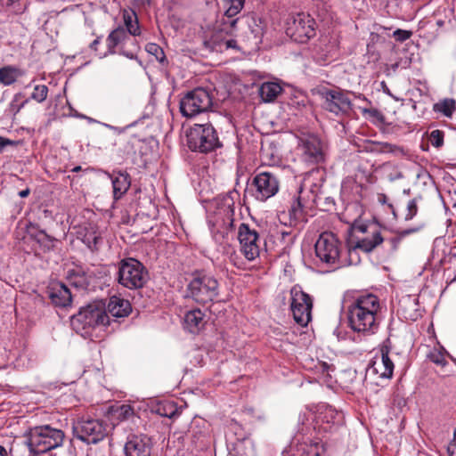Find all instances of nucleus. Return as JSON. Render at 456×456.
Here are the masks:
<instances>
[{
    "label": "nucleus",
    "mask_w": 456,
    "mask_h": 456,
    "mask_svg": "<svg viewBox=\"0 0 456 456\" xmlns=\"http://www.w3.org/2000/svg\"><path fill=\"white\" fill-rule=\"evenodd\" d=\"M384 319L383 306L379 298L372 294H363L354 298L347 306L349 327L364 336L378 332Z\"/></svg>",
    "instance_id": "nucleus-1"
},
{
    "label": "nucleus",
    "mask_w": 456,
    "mask_h": 456,
    "mask_svg": "<svg viewBox=\"0 0 456 456\" xmlns=\"http://www.w3.org/2000/svg\"><path fill=\"white\" fill-rule=\"evenodd\" d=\"M24 437L29 452L36 456L62 446L65 433L49 424H44L29 428Z\"/></svg>",
    "instance_id": "nucleus-2"
},
{
    "label": "nucleus",
    "mask_w": 456,
    "mask_h": 456,
    "mask_svg": "<svg viewBox=\"0 0 456 456\" xmlns=\"http://www.w3.org/2000/svg\"><path fill=\"white\" fill-rule=\"evenodd\" d=\"M220 283L211 273L203 270H195L186 285L184 297L191 299L200 305H206L218 300Z\"/></svg>",
    "instance_id": "nucleus-3"
},
{
    "label": "nucleus",
    "mask_w": 456,
    "mask_h": 456,
    "mask_svg": "<svg viewBox=\"0 0 456 456\" xmlns=\"http://www.w3.org/2000/svg\"><path fill=\"white\" fill-rule=\"evenodd\" d=\"M238 20L217 19L211 36L204 41V47L209 52L224 53L227 50L240 51L233 38L237 29Z\"/></svg>",
    "instance_id": "nucleus-4"
},
{
    "label": "nucleus",
    "mask_w": 456,
    "mask_h": 456,
    "mask_svg": "<svg viewBox=\"0 0 456 456\" xmlns=\"http://www.w3.org/2000/svg\"><path fill=\"white\" fill-rule=\"evenodd\" d=\"M149 280L146 267L134 257L121 259L118 263L116 281L129 289H139L144 287Z\"/></svg>",
    "instance_id": "nucleus-5"
},
{
    "label": "nucleus",
    "mask_w": 456,
    "mask_h": 456,
    "mask_svg": "<svg viewBox=\"0 0 456 456\" xmlns=\"http://www.w3.org/2000/svg\"><path fill=\"white\" fill-rule=\"evenodd\" d=\"M352 229L362 233H368V235L358 240L354 247L348 248L349 265L360 263V257L357 252L358 249L365 253H370L384 241V238L379 230L374 224H367L359 220H354L352 224Z\"/></svg>",
    "instance_id": "nucleus-6"
},
{
    "label": "nucleus",
    "mask_w": 456,
    "mask_h": 456,
    "mask_svg": "<svg viewBox=\"0 0 456 456\" xmlns=\"http://www.w3.org/2000/svg\"><path fill=\"white\" fill-rule=\"evenodd\" d=\"M213 92L205 87H196L187 92L180 100V111L183 117L193 118L212 110Z\"/></svg>",
    "instance_id": "nucleus-7"
},
{
    "label": "nucleus",
    "mask_w": 456,
    "mask_h": 456,
    "mask_svg": "<svg viewBox=\"0 0 456 456\" xmlns=\"http://www.w3.org/2000/svg\"><path fill=\"white\" fill-rule=\"evenodd\" d=\"M187 145L192 151L208 153L222 147L217 133L209 124H195L187 132Z\"/></svg>",
    "instance_id": "nucleus-8"
},
{
    "label": "nucleus",
    "mask_w": 456,
    "mask_h": 456,
    "mask_svg": "<svg viewBox=\"0 0 456 456\" xmlns=\"http://www.w3.org/2000/svg\"><path fill=\"white\" fill-rule=\"evenodd\" d=\"M110 322V317L106 313L105 304L102 302H94L72 316L71 324L75 329L83 330L87 328H96L98 326H105Z\"/></svg>",
    "instance_id": "nucleus-9"
},
{
    "label": "nucleus",
    "mask_w": 456,
    "mask_h": 456,
    "mask_svg": "<svg viewBox=\"0 0 456 456\" xmlns=\"http://www.w3.org/2000/svg\"><path fill=\"white\" fill-rule=\"evenodd\" d=\"M285 30L292 40L304 44L315 36V20L304 12L290 14L286 20Z\"/></svg>",
    "instance_id": "nucleus-10"
},
{
    "label": "nucleus",
    "mask_w": 456,
    "mask_h": 456,
    "mask_svg": "<svg viewBox=\"0 0 456 456\" xmlns=\"http://www.w3.org/2000/svg\"><path fill=\"white\" fill-rule=\"evenodd\" d=\"M322 99V108L337 117L349 115L353 110V103L348 97V93L340 89H329L322 87L318 89Z\"/></svg>",
    "instance_id": "nucleus-11"
},
{
    "label": "nucleus",
    "mask_w": 456,
    "mask_h": 456,
    "mask_svg": "<svg viewBox=\"0 0 456 456\" xmlns=\"http://www.w3.org/2000/svg\"><path fill=\"white\" fill-rule=\"evenodd\" d=\"M73 432L77 439L90 444L102 441L108 434V426L103 420L81 418L73 425Z\"/></svg>",
    "instance_id": "nucleus-12"
},
{
    "label": "nucleus",
    "mask_w": 456,
    "mask_h": 456,
    "mask_svg": "<svg viewBox=\"0 0 456 456\" xmlns=\"http://www.w3.org/2000/svg\"><path fill=\"white\" fill-rule=\"evenodd\" d=\"M280 188V180L273 172L256 174L248 187L249 193L258 201L264 202L273 197Z\"/></svg>",
    "instance_id": "nucleus-13"
},
{
    "label": "nucleus",
    "mask_w": 456,
    "mask_h": 456,
    "mask_svg": "<svg viewBox=\"0 0 456 456\" xmlns=\"http://www.w3.org/2000/svg\"><path fill=\"white\" fill-rule=\"evenodd\" d=\"M341 243L332 232H322L315 242V254L321 261L329 265H343L345 263L340 259Z\"/></svg>",
    "instance_id": "nucleus-14"
},
{
    "label": "nucleus",
    "mask_w": 456,
    "mask_h": 456,
    "mask_svg": "<svg viewBox=\"0 0 456 456\" xmlns=\"http://www.w3.org/2000/svg\"><path fill=\"white\" fill-rule=\"evenodd\" d=\"M290 294V309L294 320L297 324L306 326L312 318L313 300L299 287H293Z\"/></svg>",
    "instance_id": "nucleus-15"
},
{
    "label": "nucleus",
    "mask_w": 456,
    "mask_h": 456,
    "mask_svg": "<svg viewBox=\"0 0 456 456\" xmlns=\"http://www.w3.org/2000/svg\"><path fill=\"white\" fill-rule=\"evenodd\" d=\"M238 240L240 252L248 261H253L259 256L261 239L256 228L241 223L238 229Z\"/></svg>",
    "instance_id": "nucleus-16"
},
{
    "label": "nucleus",
    "mask_w": 456,
    "mask_h": 456,
    "mask_svg": "<svg viewBox=\"0 0 456 456\" xmlns=\"http://www.w3.org/2000/svg\"><path fill=\"white\" fill-rule=\"evenodd\" d=\"M233 209L230 207L220 209L209 219L208 224L213 239L222 244L233 227Z\"/></svg>",
    "instance_id": "nucleus-17"
},
{
    "label": "nucleus",
    "mask_w": 456,
    "mask_h": 456,
    "mask_svg": "<svg viewBox=\"0 0 456 456\" xmlns=\"http://www.w3.org/2000/svg\"><path fill=\"white\" fill-rule=\"evenodd\" d=\"M152 445L147 435H130L124 446L125 456H151Z\"/></svg>",
    "instance_id": "nucleus-18"
},
{
    "label": "nucleus",
    "mask_w": 456,
    "mask_h": 456,
    "mask_svg": "<svg viewBox=\"0 0 456 456\" xmlns=\"http://www.w3.org/2000/svg\"><path fill=\"white\" fill-rule=\"evenodd\" d=\"M303 158L313 164H320L325 160L324 144L320 138L314 135L308 136L302 141Z\"/></svg>",
    "instance_id": "nucleus-19"
},
{
    "label": "nucleus",
    "mask_w": 456,
    "mask_h": 456,
    "mask_svg": "<svg viewBox=\"0 0 456 456\" xmlns=\"http://www.w3.org/2000/svg\"><path fill=\"white\" fill-rule=\"evenodd\" d=\"M95 278V273L90 269L77 266L67 272L69 285L81 289H86Z\"/></svg>",
    "instance_id": "nucleus-20"
},
{
    "label": "nucleus",
    "mask_w": 456,
    "mask_h": 456,
    "mask_svg": "<svg viewBox=\"0 0 456 456\" xmlns=\"http://www.w3.org/2000/svg\"><path fill=\"white\" fill-rule=\"evenodd\" d=\"M381 355L376 358L368 370L379 375L382 379H391L394 371V362L389 357V349L387 346H383L380 350Z\"/></svg>",
    "instance_id": "nucleus-21"
},
{
    "label": "nucleus",
    "mask_w": 456,
    "mask_h": 456,
    "mask_svg": "<svg viewBox=\"0 0 456 456\" xmlns=\"http://www.w3.org/2000/svg\"><path fill=\"white\" fill-rule=\"evenodd\" d=\"M48 294L52 303L56 306L66 307L71 304V292L63 283H56L51 286Z\"/></svg>",
    "instance_id": "nucleus-22"
},
{
    "label": "nucleus",
    "mask_w": 456,
    "mask_h": 456,
    "mask_svg": "<svg viewBox=\"0 0 456 456\" xmlns=\"http://www.w3.org/2000/svg\"><path fill=\"white\" fill-rule=\"evenodd\" d=\"M113 186V197L115 200H119L129 189L131 185L130 176L126 172H113L109 175Z\"/></svg>",
    "instance_id": "nucleus-23"
},
{
    "label": "nucleus",
    "mask_w": 456,
    "mask_h": 456,
    "mask_svg": "<svg viewBox=\"0 0 456 456\" xmlns=\"http://www.w3.org/2000/svg\"><path fill=\"white\" fill-rule=\"evenodd\" d=\"M107 308L108 312L113 317L117 318L126 317L132 311L130 302L118 297H112L110 298Z\"/></svg>",
    "instance_id": "nucleus-24"
},
{
    "label": "nucleus",
    "mask_w": 456,
    "mask_h": 456,
    "mask_svg": "<svg viewBox=\"0 0 456 456\" xmlns=\"http://www.w3.org/2000/svg\"><path fill=\"white\" fill-rule=\"evenodd\" d=\"M205 314L200 309L188 311L184 316V326L191 333L199 332L205 324Z\"/></svg>",
    "instance_id": "nucleus-25"
},
{
    "label": "nucleus",
    "mask_w": 456,
    "mask_h": 456,
    "mask_svg": "<svg viewBox=\"0 0 456 456\" xmlns=\"http://www.w3.org/2000/svg\"><path fill=\"white\" fill-rule=\"evenodd\" d=\"M282 92L280 84L276 82H265L259 87V95L265 102H273Z\"/></svg>",
    "instance_id": "nucleus-26"
},
{
    "label": "nucleus",
    "mask_w": 456,
    "mask_h": 456,
    "mask_svg": "<svg viewBox=\"0 0 456 456\" xmlns=\"http://www.w3.org/2000/svg\"><path fill=\"white\" fill-rule=\"evenodd\" d=\"M318 419L322 423L338 425L342 422L343 415L331 406H325L319 411Z\"/></svg>",
    "instance_id": "nucleus-27"
},
{
    "label": "nucleus",
    "mask_w": 456,
    "mask_h": 456,
    "mask_svg": "<svg viewBox=\"0 0 456 456\" xmlns=\"http://www.w3.org/2000/svg\"><path fill=\"white\" fill-rule=\"evenodd\" d=\"M23 76V72L13 66H5L0 68V83L4 86L12 85L19 77Z\"/></svg>",
    "instance_id": "nucleus-28"
},
{
    "label": "nucleus",
    "mask_w": 456,
    "mask_h": 456,
    "mask_svg": "<svg viewBox=\"0 0 456 456\" xmlns=\"http://www.w3.org/2000/svg\"><path fill=\"white\" fill-rule=\"evenodd\" d=\"M223 4L225 8V12L221 18L237 20L234 17L240 13L244 7L245 0H223Z\"/></svg>",
    "instance_id": "nucleus-29"
},
{
    "label": "nucleus",
    "mask_w": 456,
    "mask_h": 456,
    "mask_svg": "<svg viewBox=\"0 0 456 456\" xmlns=\"http://www.w3.org/2000/svg\"><path fill=\"white\" fill-rule=\"evenodd\" d=\"M127 37L126 30L118 27L112 30L107 37V46L110 53H115V47Z\"/></svg>",
    "instance_id": "nucleus-30"
},
{
    "label": "nucleus",
    "mask_w": 456,
    "mask_h": 456,
    "mask_svg": "<svg viewBox=\"0 0 456 456\" xmlns=\"http://www.w3.org/2000/svg\"><path fill=\"white\" fill-rule=\"evenodd\" d=\"M30 236L39 244L44 252L50 251L54 247L55 239L43 230L30 233Z\"/></svg>",
    "instance_id": "nucleus-31"
},
{
    "label": "nucleus",
    "mask_w": 456,
    "mask_h": 456,
    "mask_svg": "<svg viewBox=\"0 0 456 456\" xmlns=\"http://www.w3.org/2000/svg\"><path fill=\"white\" fill-rule=\"evenodd\" d=\"M123 19L127 32L132 36H139L141 31L136 13L126 11L124 12Z\"/></svg>",
    "instance_id": "nucleus-32"
},
{
    "label": "nucleus",
    "mask_w": 456,
    "mask_h": 456,
    "mask_svg": "<svg viewBox=\"0 0 456 456\" xmlns=\"http://www.w3.org/2000/svg\"><path fill=\"white\" fill-rule=\"evenodd\" d=\"M102 239L100 232H98L94 227H91L84 235L83 242L92 251L97 250L100 244H102Z\"/></svg>",
    "instance_id": "nucleus-33"
},
{
    "label": "nucleus",
    "mask_w": 456,
    "mask_h": 456,
    "mask_svg": "<svg viewBox=\"0 0 456 456\" xmlns=\"http://www.w3.org/2000/svg\"><path fill=\"white\" fill-rule=\"evenodd\" d=\"M371 151H379L383 153H393L395 156L404 155V150L395 144L388 142H377L374 143L370 149Z\"/></svg>",
    "instance_id": "nucleus-34"
},
{
    "label": "nucleus",
    "mask_w": 456,
    "mask_h": 456,
    "mask_svg": "<svg viewBox=\"0 0 456 456\" xmlns=\"http://www.w3.org/2000/svg\"><path fill=\"white\" fill-rule=\"evenodd\" d=\"M456 104L453 99H444L434 105V110L442 112L446 117H451L455 110Z\"/></svg>",
    "instance_id": "nucleus-35"
},
{
    "label": "nucleus",
    "mask_w": 456,
    "mask_h": 456,
    "mask_svg": "<svg viewBox=\"0 0 456 456\" xmlns=\"http://www.w3.org/2000/svg\"><path fill=\"white\" fill-rule=\"evenodd\" d=\"M145 50L149 54L153 55L156 58V60L162 65L167 63L165 53L159 45L155 43H148L145 45Z\"/></svg>",
    "instance_id": "nucleus-36"
},
{
    "label": "nucleus",
    "mask_w": 456,
    "mask_h": 456,
    "mask_svg": "<svg viewBox=\"0 0 456 456\" xmlns=\"http://www.w3.org/2000/svg\"><path fill=\"white\" fill-rule=\"evenodd\" d=\"M290 218L295 221H300L304 218V205L301 199L298 197L293 200L289 210Z\"/></svg>",
    "instance_id": "nucleus-37"
},
{
    "label": "nucleus",
    "mask_w": 456,
    "mask_h": 456,
    "mask_svg": "<svg viewBox=\"0 0 456 456\" xmlns=\"http://www.w3.org/2000/svg\"><path fill=\"white\" fill-rule=\"evenodd\" d=\"M239 456H255V449L250 440H243L239 442L235 447Z\"/></svg>",
    "instance_id": "nucleus-38"
},
{
    "label": "nucleus",
    "mask_w": 456,
    "mask_h": 456,
    "mask_svg": "<svg viewBox=\"0 0 456 456\" xmlns=\"http://www.w3.org/2000/svg\"><path fill=\"white\" fill-rule=\"evenodd\" d=\"M157 412L159 415L167 417L169 419H174L178 415L177 408L173 403H167L165 404L159 405L157 409Z\"/></svg>",
    "instance_id": "nucleus-39"
},
{
    "label": "nucleus",
    "mask_w": 456,
    "mask_h": 456,
    "mask_svg": "<svg viewBox=\"0 0 456 456\" xmlns=\"http://www.w3.org/2000/svg\"><path fill=\"white\" fill-rule=\"evenodd\" d=\"M23 95L21 94H16L10 103L9 110L13 115H16L20 110L28 102V99L22 101Z\"/></svg>",
    "instance_id": "nucleus-40"
},
{
    "label": "nucleus",
    "mask_w": 456,
    "mask_h": 456,
    "mask_svg": "<svg viewBox=\"0 0 456 456\" xmlns=\"http://www.w3.org/2000/svg\"><path fill=\"white\" fill-rule=\"evenodd\" d=\"M47 94L48 87L45 85H38L35 86L31 98L37 102H43L46 99Z\"/></svg>",
    "instance_id": "nucleus-41"
},
{
    "label": "nucleus",
    "mask_w": 456,
    "mask_h": 456,
    "mask_svg": "<svg viewBox=\"0 0 456 456\" xmlns=\"http://www.w3.org/2000/svg\"><path fill=\"white\" fill-rule=\"evenodd\" d=\"M428 357L432 362H434L436 365L445 366L447 364L445 354L440 350L434 349L430 351Z\"/></svg>",
    "instance_id": "nucleus-42"
},
{
    "label": "nucleus",
    "mask_w": 456,
    "mask_h": 456,
    "mask_svg": "<svg viewBox=\"0 0 456 456\" xmlns=\"http://www.w3.org/2000/svg\"><path fill=\"white\" fill-rule=\"evenodd\" d=\"M418 213V199L414 198L408 201L404 219L411 220Z\"/></svg>",
    "instance_id": "nucleus-43"
},
{
    "label": "nucleus",
    "mask_w": 456,
    "mask_h": 456,
    "mask_svg": "<svg viewBox=\"0 0 456 456\" xmlns=\"http://www.w3.org/2000/svg\"><path fill=\"white\" fill-rule=\"evenodd\" d=\"M444 132L436 129L433 130L429 134V141L431 144L436 148H440L444 144Z\"/></svg>",
    "instance_id": "nucleus-44"
},
{
    "label": "nucleus",
    "mask_w": 456,
    "mask_h": 456,
    "mask_svg": "<svg viewBox=\"0 0 456 456\" xmlns=\"http://www.w3.org/2000/svg\"><path fill=\"white\" fill-rule=\"evenodd\" d=\"M118 418L121 420L126 419L134 414V410L130 405L123 404L118 411Z\"/></svg>",
    "instance_id": "nucleus-45"
},
{
    "label": "nucleus",
    "mask_w": 456,
    "mask_h": 456,
    "mask_svg": "<svg viewBox=\"0 0 456 456\" xmlns=\"http://www.w3.org/2000/svg\"><path fill=\"white\" fill-rule=\"evenodd\" d=\"M412 33L409 30H403V29H396L394 32V37L398 42H403L407 39H409L411 37Z\"/></svg>",
    "instance_id": "nucleus-46"
},
{
    "label": "nucleus",
    "mask_w": 456,
    "mask_h": 456,
    "mask_svg": "<svg viewBox=\"0 0 456 456\" xmlns=\"http://www.w3.org/2000/svg\"><path fill=\"white\" fill-rule=\"evenodd\" d=\"M19 144L18 141L10 140L0 136V153L4 152L8 146H16Z\"/></svg>",
    "instance_id": "nucleus-47"
},
{
    "label": "nucleus",
    "mask_w": 456,
    "mask_h": 456,
    "mask_svg": "<svg viewBox=\"0 0 456 456\" xmlns=\"http://www.w3.org/2000/svg\"><path fill=\"white\" fill-rule=\"evenodd\" d=\"M421 228H422V225H419V226H415L412 228H408V229L399 231V232L401 234V237L404 238L410 234L419 232L421 230Z\"/></svg>",
    "instance_id": "nucleus-48"
},
{
    "label": "nucleus",
    "mask_w": 456,
    "mask_h": 456,
    "mask_svg": "<svg viewBox=\"0 0 456 456\" xmlns=\"http://www.w3.org/2000/svg\"><path fill=\"white\" fill-rule=\"evenodd\" d=\"M402 240H403V237H401V234L399 232H397V234L395 237H393L389 240V242H390V245H391V248L393 250L397 249Z\"/></svg>",
    "instance_id": "nucleus-49"
},
{
    "label": "nucleus",
    "mask_w": 456,
    "mask_h": 456,
    "mask_svg": "<svg viewBox=\"0 0 456 456\" xmlns=\"http://www.w3.org/2000/svg\"><path fill=\"white\" fill-rule=\"evenodd\" d=\"M448 453L450 456H456V434L454 438L448 445Z\"/></svg>",
    "instance_id": "nucleus-50"
},
{
    "label": "nucleus",
    "mask_w": 456,
    "mask_h": 456,
    "mask_svg": "<svg viewBox=\"0 0 456 456\" xmlns=\"http://www.w3.org/2000/svg\"><path fill=\"white\" fill-rule=\"evenodd\" d=\"M151 0H134V2L140 6H147L151 4Z\"/></svg>",
    "instance_id": "nucleus-51"
},
{
    "label": "nucleus",
    "mask_w": 456,
    "mask_h": 456,
    "mask_svg": "<svg viewBox=\"0 0 456 456\" xmlns=\"http://www.w3.org/2000/svg\"><path fill=\"white\" fill-rule=\"evenodd\" d=\"M29 193H30V190L28 188H27L25 190L19 191V196L20 198H26L29 195Z\"/></svg>",
    "instance_id": "nucleus-52"
},
{
    "label": "nucleus",
    "mask_w": 456,
    "mask_h": 456,
    "mask_svg": "<svg viewBox=\"0 0 456 456\" xmlns=\"http://www.w3.org/2000/svg\"><path fill=\"white\" fill-rule=\"evenodd\" d=\"M379 201L381 203V204H385L387 202V196L385 194H379Z\"/></svg>",
    "instance_id": "nucleus-53"
},
{
    "label": "nucleus",
    "mask_w": 456,
    "mask_h": 456,
    "mask_svg": "<svg viewBox=\"0 0 456 456\" xmlns=\"http://www.w3.org/2000/svg\"><path fill=\"white\" fill-rule=\"evenodd\" d=\"M364 112H369L370 113L372 116H376L379 114V110H376V109H372V110H363Z\"/></svg>",
    "instance_id": "nucleus-54"
},
{
    "label": "nucleus",
    "mask_w": 456,
    "mask_h": 456,
    "mask_svg": "<svg viewBox=\"0 0 456 456\" xmlns=\"http://www.w3.org/2000/svg\"><path fill=\"white\" fill-rule=\"evenodd\" d=\"M100 43V39L99 38H96L95 40L93 41V43L91 44V48L94 49V50H96V46L97 45Z\"/></svg>",
    "instance_id": "nucleus-55"
},
{
    "label": "nucleus",
    "mask_w": 456,
    "mask_h": 456,
    "mask_svg": "<svg viewBox=\"0 0 456 456\" xmlns=\"http://www.w3.org/2000/svg\"><path fill=\"white\" fill-rule=\"evenodd\" d=\"M0 456H8L6 449L0 445Z\"/></svg>",
    "instance_id": "nucleus-56"
},
{
    "label": "nucleus",
    "mask_w": 456,
    "mask_h": 456,
    "mask_svg": "<svg viewBox=\"0 0 456 456\" xmlns=\"http://www.w3.org/2000/svg\"><path fill=\"white\" fill-rule=\"evenodd\" d=\"M125 56H126L127 58L129 59H134L136 58L135 55L134 53H126V52H123L122 53Z\"/></svg>",
    "instance_id": "nucleus-57"
},
{
    "label": "nucleus",
    "mask_w": 456,
    "mask_h": 456,
    "mask_svg": "<svg viewBox=\"0 0 456 456\" xmlns=\"http://www.w3.org/2000/svg\"><path fill=\"white\" fill-rule=\"evenodd\" d=\"M251 32L254 34V37L256 38L260 33V29H253Z\"/></svg>",
    "instance_id": "nucleus-58"
},
{
    "label": "nucleus",
    "mask_w": 456,
    "mask_h": 456,
    "mask_svg": "<svg viewBox=\"0 0 456 456\" xmlns=\"http://www.w3.org/2000/svg\"><path fill=\"white\" fill-rule=\"evenodd\" d=\"M82 170V167L80 166H77L74 168H72V172L77 173Z\"/></svg>",
    "instance_id": "nucleus-59"
},
{
    "label": "nucleus",
    "mask_w": 456,
    "mask_h": 456,
    "mask_svg": "<svg viewBox=\"0 0 456 456\" xmlns=\"http://www.w3.org/2000/svg\"><path fill=\"white\" fill-rule=\"evenodd\" d=\"M354 95L355 97L359 98V99H362V100H364V101H367V99L365 98V96H363L362 94L355 95V94H354Z\"/></svg>",
    "instance_id": "nucleus-60"
},
{
    "label": "nucleus",
    "mask_w": 456,
    "mask_h": 456,
    "mask_svg": "<svg viewBox=\"0 0 456 456\" xmlns=\"http://www.w3.org/2000/svg\"><path fill=\"white\" fill-rule=\"evenodd\" d=\"M453 281H456V276L454 277Z\"/></svg>",
    "instance_id": "nucleus-61"
}]
</instances>
